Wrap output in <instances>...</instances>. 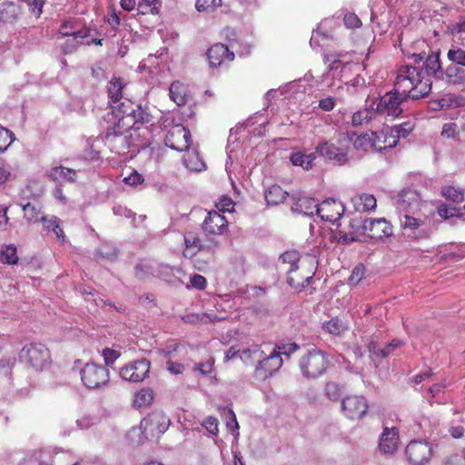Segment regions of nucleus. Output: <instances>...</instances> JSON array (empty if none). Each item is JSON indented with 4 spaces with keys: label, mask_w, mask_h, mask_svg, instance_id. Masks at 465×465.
I'll return each instance as SVG.
<instances>
[{
    "label": "nucleus",
    "mask_w": 465,
    "mask_h": 465,
    "mask_svg": "<svg viewBox=\"0 0 465 465\" xmlns=\"http://www.w3.org/2000/svg\"><path fill=\"white\" fill-rule=\"evenodd\" d=\"M344 24L349 28H358L361 25V21L357 15L348 13L343 17Z\"/></svg>",
    "instance_id": "680f3d73"
},
{
    "label": "nucleus",
    "mask_w": 465,
    "mask_h": 465,
    "mask_svg": "<svg viewBox=\"0 0 465 465\" xmlns=\"http://www.w3.org/2000/svg\"><path fill=\"white\" fill-rule=\"evenodd\" d=\"M14 141V133L5 127H0V153L5 152Z\"/></svg>",
    "instance_id": "3c124183"
},
{
    "label": "nucleus",
    "mask_w": 465,
    "mask_h": 465,
    "mask_svg": "<svg viewBox=\"0 0 465 465\" xmlns=\"http://www.w3.org/2000/svg\"><path fill=\"white\" fill-rule=\"evenodd\" d=\"M207 58L210 67L217 68L226 62H232L234 59V54L226 45L215 44L208 49Z\"/></svg>",
    "instance_id": "aec40b11"
},
{
    "label": "nucleus",
    "mask_w": 465,
    "mask_h": 465,
    "mask_svg": "<svg viewBox=\"0 0 465 465\" xmlns=\"http://www.w3.org/2000/svg\"><path fill=\"white\" fill-rule=\"evenodd\" d=\"M102 355L104 360V366H110L121 356V352L111 348H104L102 351Z\"/></svg>",
    "instance_id": "13d9d810"
},
{
    "label": "nucleus",
    "mask_w": 465,
    "mask_h": 465,
    "mask_svg": "<svg viewBox=\"0 0 465 465\" xmlns=\"http://www.w3.org/2000/svg\"><path fill=\"white\" fill-rule=\"evenodd\" d=\"M442 195L453 203H461L464 199L463 193L453 186H447L442 189Z\"/></svg>",
    "instance_id": "864d4df0"
},
{
    "label": "nucleus",
    "mask_w": 465,
    "mask_h": 465,
    "mask_svg": "<svg viewBox=\"0 0 465 465\" xmlns=\"http://www.w3.org/2000/svg\"><path fill=\"white\" fill-rule=\"evenodd\" d=\"M327 397L331 401H337L341 395V387L333 381H330L325 386Z\"/></svg>",
    "instance_id": "4d7b16f0"
},
{
    "label": "nucleus",
    "mask_w": 465,
    "mask_h": 465,
    "mask_svg": "<svg viewBox=\"0 0 465 465\" xmlns=\"http://www.w3.org/2000/svg\"><path fill=\"white\" fill-rule=\"evenodd\" d=\"M164 143L174 151L183 152L190 148L191 133L182 124L173 125L168 130Z\"/></svg>",
    "instance_id": "f8f14e48"
},
{
    "label": "nucleus",
    "mask_w": 465,
    "mask_h": 465,
    "mask_svg": "<svg viewBox=\"0 0 465 465\" xmlns=\"http://www.w3.org/2000/svg\"><path fill=\"white\" fill-rule=\"evenodd\" d=\"M386 127L382 128L380 132H371V151L381 152L385 150L387 143Z\"/></svg>",
    "instance_id": "37998d69"
},
{
    "label": "nucleus",
    "mask_w": 465,
    "mask_h": 465,
    "mask_svg": "<svg viewBox=\"0 0 465 465\" xmlns=\"http://www.w3.org/2000/svg\"><path fill=\"white\" fill-rule=\"evenodd\" d=\"M369 408L368 401L361 395H350L341 401L343 415L351 420H361L366 414Z\"/></svg>",
    "instance_id": "4468645a"
},
{
    "label": "nucleus",
    "mask_w": 465,
    "mask_h": 465,
    "mask_svg": "<svg viewBox=\"0 0 465 465\" xmlns=\"http://www.w3.org/2000/svg\"><path fill=\"white\" fill-rule=\"evenodd\" d=\"M264 356V351L261 349L260 346L254 345L252 348H248L245 350H242L241 352V360L245 364H254V363H260L261 359Z\"/></svg>",
    "instance_id": "72a5a7b5"
},
{
    "label": "nucleus",
    "mask_w": 465,
    "mask_h": 465,
    "mask_svg": "<svg viewBox=\"0 0 465 465\" xmlns=\"http://www.w3.org/2000/svg\"><path fill=\"white\" fill-rule=\"evenodd\" d=\"M328 363L326 354L314 348L301 358L299 366L305 378H316L325 372Z\"/></svg>",
    "instance_id": "0eeeda50"
},
{
    "label": "nucleus",
    "mask_w": 465,
    "mask_h": 465,
    "mask_svg": "<svg viewBox=\"0 0 465 465\" xmlns=\"http://www.w3.org/2000/svg\"><path fill=\"white\" fill-rule=\"evenodd\" d=\"M221 5L222 0H196L195 8L199 12H213Z\"/></svg>",
    "instance_id": "603ef678"
},
{
    "label": "nucleus",
    "mask_w": 465,
    "mask_h": 465,
    "mask_svg": "<svg viewBox=\"0 0 465 465\" xmlns=\"http://www.w3.org/2000/svg\"><path fill=\"white\" fill-rule=\"evenodd\" d=\"M389 128L395 134V137L400 140V138L407 137L413 130L414 125L410 122H405Z\"/></svg>",
    "instance_id": "de8ad7c7"
},
{
    "label": "nucleus",
    "mask_w": 465,
    "mask_h": 465,
    "mask_svg": "<svg viewBox=\"0 0 465 465\" xmlns=\"http://www.w3.org/2000/svg\"><path fill=\"white\" fill-rule=\"evenodd\" d=\"M447 58L452 64L460 67H465V50L459 46H452L447 53Z\"/></svg>",
    "instance_id": "a18cd8bd"
},
{
    "label": "nucleus",
    "mask_w": 465,
    "mask_h": 465,
    "mask_svg": "<svg viewBox=\"0 0 465 465\" xmlns=\"http://www.w3.org/2000/svg\"><path fill=\"white\" fill-rule=\"evenodd\" d=\"M431 85L430 78L423 76L415 66L404 64L396 71L394 87L411 99L427 96L430 93Z\"/></svg>",
    "instance_id": "f03ea898"
},
{
    "label": "nucleus",
    "mask_w": 465,
    "mask_h": 465,
    "mask_svg": "<svg viewBox=\"0 0 465 465\" xmlns=\"http://www.w3.org/2000/svg\"><path fill=\"white\" fill-rule=\"evenodd\" d=\"M203 426L212 434L216 435L218 433V420L214 417L206 418Z\"/></svg>",
    "instance_id": "69168bd1"
},
{
    "label": "nucleus",
    "mask_w": 465,
    "mask_h": 465,
    "mask_svg": "<svg viewBox=\"0 0 465 465\" xmlns=\"http://www.w3.org/2000/svg\"><path fill=\"white\" fill-rule=\"evenodd\" d=\"M81 381L89 390H99L109 383L110 371L106 366L87 362L80 371Z\"/></svg>",
    "instance_id": "423d86ee"
},
{
    "label": "nucleus",
    "mask_w": 465,
    "mask_h": 465,
    "mask_svg": "<svg viewBox=\"0 0 465 465\" xmlns=\"http://www.w3.org/2000/svg\"><path fill=\"white\" fill-rule=\"evenodd\" d=\"M48 178L59 184L74 183L76 179V171L63 165L52 167L48 171Z\"/></svg>",
    "instance_id": "b1692460"
},
{
    "label": "nucleus",
    "mask_w": 465,
    "mask_h": 465,
    "mask_svg": "<svg viewBox=\"0 0 465 465\" xmlns=\"http://www.w3.org/2000/svg\"><path fill=\"white\" fill-rule=\"evenodd\" d=\"M14 179L15 175L11 172V166L5 161L0 160V185H5Z\"/></svg>",
    "instance_id": "5fc2aeb1"
},
{
    "label": "nucleus",
    "mask_w": 465,
    "mask_h": 465,
    "mask_svg": "<svg viewBox=\"0 0 465 465\" xmlns=\"http://www.w3.org/2000/svg\"><path fill=\"white\" fill-rule=\"evenodd\" d=\"M124 84L121 78L114 77L108 84V95L113 103L119 102L123 97Z\"/></svg>",
    "instance_id": "ea45409f"
},
{
    "label": "nucleus",
    "mask_w": 465,
    "mask_h": 465,
    "mask_svg": "<svg viewBox=\"0 0 465 465\" xmlns=\"http://www.w3.org/2000/svg\"><path fill=\"white\" fill-rule=\"evenodd\" d=\"M316 153L328 160L343 164L348 161L347 153L329 142H322L316 147Z\"/></svg>",
    "instance_id": "412c9836"
},
{
    "label": "nucleus",
    "mask_w": 465,
    "mask_h": 465,
    "mask_svg": "<svg viewBox=\"0 0 465 465\" xmlns=\"http://www.w3.org/2000/svg\"><path fill=\"white\" fill-rule=\"evenodd\" d=\"M400 213V223L401 227L404 231L415 233L420 227H422L427 220L426 215L422 212H419L418 214L399 213Z\"/></svg>",
    "instance_id": "4be33fe9"
},
{
    "label": "nucleus",
    "mask_w": 465,
    "mask_h": 465,
    "mask_svg": "<svg viewBox=\"0 0 465 465\" xmlns=\"http://www.w3.org/2000/svg\"><path fill=\"white\" fill-rule=\"evenodd\" d=\"M0 260L3 263L15 264L18 262L17 250L15 245L5 246L0 252Z\"/></svg>",
    "instance_id": "49530a36"
},
{
    "label": "nucleus",
    "mask_w": 465,
    "mask_h": 465,
    "mask_svg": "<svg viewBox=\"0 0 465 465\" xmlns=\"http://www.w3.org/2000/svg\"><path fill=\"white\" fill-rule=\"evenodd\" d=\"M287 195V192H285L280 185L273 184L266 191L265 200L268 204L277 205L283 203Z\"/></svg>",
    "instance_id": "2f4dec72"
},
{
    "label": "nucleus",
    "mask_w": 465,
    "mask_h": 465,
    "mask_svg": "<svg viewBox=\"0 0 465 465\" xmlns=\"http://www.w3.org/2000/svg\"><path fill=\"white\" fill-rule=\"evenodd\" d=\"M405 455L411 465H427L432 457L430 444L424 440H411L405 448Z\"/></svg>",
    "instance_id": "9b49d317"
},
{
    "label": "nucleus",
    "mask_w": 465,
    "mask_h": 465,
    "mask_svg": "<svg viewBox=\"0 0 465 465\" xmlns=\"http://www.w3.org/2000/svg\"><path fill=\"white\" fill-rule=\"evenodd\" d=\"M153 401V392L150 388H143L134 395V405L135 407H147L151 405Z\"/></svg>",
    "instance_id": "79ce46f5"
},
{
    "label": "nucleus",
    "mask_w": 465,
    "mask_h": 465,
    "mask_svg": "<svg viewBox=\"0 0 465 465\" xmlns=\"http://www.w3.org/2000/svg\"><path fill=\"white\" fill-rule=\"evenodd\" d=\"M344 212L342 203L334 199H328L318 203L317 214L322 220L335 223L340 220Z\"/></svg>",
    "instance_id": "f3484780"
},
{
    "label": "nucleus",
    "mask_w": 465,
    "mask_h": 465,
    "mask_svg": "<svg viewBox=\"0 0 465 465\" xmlns=\"http://www.w3.org/2000/svg\"><path fill=\"white\" fill-rule=\"evenodd\" d=\"M401 346V342L399 340H393L388 343L384 348L379 349L374 341H371L368 345L369 351L371 357L385 358L390 355L395 348Z\"/></svg>",
    "instance_id": "f704fd0d"
},
{
    "label": "nucleus",
    "mask_w": 465,
    "mask_h": 465,
    "mask_svg": "<svg viewBox=\"0 0 465 465\" xmlns=\"http://www.w3.org/2000/svg\"><path fill=\"white\" fill-rule=\"evenodd\" d=\"M366 268L362 263L357 264L351 272L349 278V283L351 285H357L365 275Z\"/></svg>",
    "instance_id": "6e6d98bb"
},
{
    "label": "nucleus",
    "mask_w": 465,
    "mask_h": 465,
    "mask_svg": "<svg viewBox=\"0 0 465 465\" xmlns=\"http://www.w3.org/2000/svg\"><path fill=\"white\" fill-rule=\"evenodd\" d=\"M183 348L184 347L179 343L170 345L166 348L164 352L165 356L168 357L166 361V368L173 374H182L184 371V366L182 363L173 360L174 357V352Z\"/></svg>",
    "instance_id": "bb28decb"
},
{
    "label": "nucleus",
    "mask_w": 465,
    "mask_h": 465,
    "mask_svg": "<svg viewBox=\"0 0 465 465\" xmlns=\"http://www.w3.org/2000/svg\"><path fill=\"white\" fill-rule=\"evenodd\" d=\"M290 160L293 165L301 166L305 170L312 167L315 156L313 153L305 154L301 152L292 153Z\"/></svg>",
    "instance_id": "4c0bfd02"
},
{
    "label": "nucleus",
    "mask_w": 465,
    "mask_h": 465,
    "mask_svg": "<svg viewBox=\"0 0 465 465\" xmlns=\"http://www.w3.org/2000/svg\"><path fill=\"white\" fill-rule=\"evenodd\" d=\"M280 260L286 265L287 282L295 289L302 290L312 279L316 271V260L312 255H300L296 251H286Z\"/></svg>",
    "instance_id": "f257e3e1"
},
{
    "label": "nucleus",
    "mask_w": 465,
    "mask_h": 465,
    "mask_svg": "<svg viewBox=\"0 0 465 465\" xmlns=\"http://www.w3.org/2000/svg\"><path fill=\"white\" fill-rule=\"evenodd\" d=\"M214 365V359L213 357H209L205 361L197 363L193 370L195 371H199L201 374H209L213 371Z\"/></svg>",
    "instance_id": "bf43d9fd"
},
{
    "label": "nucleus",
    "mask_w": 465,
    "mask_h": 465,
    "mask_svg": "<svg viewBox=\"0 0 465 465\" xmlns=\"http://www.w3.org/2000/svg\"><path fill=\"white\" fill-rule=\"evenodd\" d=\"M202 230L207 236H222L229 231V222L217 211L208 212L202 223Z\"/></svg>",
    "instance_id": "2eb2a0df"
},
{
    "label": "nucleus",
    "mask_w": 465,
    "mask_h": 465,
    "mask_svg": "<svg viewBox=\"0 0 465 465\" xmlns=\"http://www.w3.org/2000/svg\"><path fill=\"white\" fill-rule=\"evenodd\" d=\"M400 435L397 427H384L379 440V450L382 454H393L399 448Z\"/></svg>",
    "instance_id": "6ab92c4d"
},
{
    "label": "nucleus",
    "mask_w": 465,
    "mask_h": 465,
    "mask_svg": "<svg viewBox=\"0 0 465 465\" xmlns=\"http://www.w3.org/2000/svg\"><path fill=\"white\" fill-rule=\"evenodd\" d=\"M169 95L178 106H183L188 102V94L186 86L179 82H173L169 88Z\"/></svg>",
    "instance_id": "cd10ccee"
},
{
    "label": "nucleus",
    "mask_w": 465,
    "mask_h": 465,
    "mask_svg": "<svg viewBox=\"0 0 465 465\" xmlns=\"http://www.w3.org/2000/svg\"><path fill=\"white\" fill-rule=\"evenodd\" d=\"M162 0H139L137 4L138 15H158Z\"/></svg>",
    "instance_id": "c9c22d12"
},
{
    "label": "nucleus",
    "mask_w": 465,
    "mask_h": 465,
    "mask_svg": "<svg viewBox=\"0 0 465 465\" xmlns=\"http://www.w3.org/2000/svg\"><path fill=\"white\" fill-rule=\"evenodd\" d=\"M335 99L331 96L322 98L319 101V107L325 112L331 111L335 107Z\"/></svg>",
    "instance_id": "774afa93"
},
{
    "label": "nucleus",
    "mask_w": 465,
    "mask_h": 465,
    "mask_svg": "<svg viewBox=\"0 0 465 465\" xmlns=\"http://www.w3.org/2000/svg\"><path fill=\"white\" fill-rule=\"evenodd\" d=\"M20 14V7L13 2H5L2 4L0 15L8 22L15 21Z\"/></svg>",
    "instance_id": "a19ab883"
},
{
    "label": "nucleus",
    "mask_w": 465,
    "mask_h": 465,
    "mask_svg": "<svg viewBox=\"0 0 465 465\" xmlns=\"http://www.w3.org/2000/svg\"><path fill=\"white\" fill-rule=\"evenodd\" d=\"M113 119L115 120L112 126L107 128L105 134V141L111 146V151H117L120 148L125 149L128 147V141L126 133L132 129L138 130L139 126L135 127H127L123 126L120 117L113 116Z\"/></svg>",
    "instance_id": "9d476101"
},
{
    "label": "nucleus",
    "mask_w": 465,
    "mask_h": 465,
    "mask_svg": "<svg viewBox=\"0 0 465 465\" xmlns=\"http://www.w3.org/2000/svg\"><path fill=\"white\" fill-rule=\"evenodd\" d=\"M353 231L349 233H339V242L349 243L356 242L361 236H368L371 239H382L392 234V225L384 218H370L362 222L354 221L351 223Z\"/></svg>",
    "instance_id": "7ed1b4c3"
},
{
    "label": "nucleus",
    "mask_w": 465,
    "mask_h": 465,
    "mask_svg": "<svg viewBox=\"0 0 465 465\" xmlns=\"http://www.w3.org/2000/svg\"><path fill=\"white\" fill-rule=\"evenodd\" d=\"M353 146L357 150H362L364 152L371 151V134H361L358 135L353 142Z\"/></svg>",
    "instance_id": "8fccbe9b"
},
{
    "label": "nucleus",
    "mask_w": 465,
    "mask_h": 465,
    "mask_svg": "<svg viewBox=\"0 0 465 465\" xmlns=\"http://www.w3.org/2000/svg\"><path fill=\"white\" fill-rule=\"evenodd\" d=\"M426 205V202L421 199L420 194L413 189H403L398 195L397 210L399 213H407L418 214L422 212V207Z\"/></svg>",
    "instance_id": "1a4fd4ad"
},
{
    "label": "nucleus",
    "mask_w": 465,
    "mask_h": 465,
    "mask_svg": "<svg viewBox=\"0 0 465 465\" xmlns=\"http://www.w3.org/2000/svg\"><path fill=\"white\" fill-rule=\"evenodd\" d=\"M441 465H465V461L458 453H453L446 456L442 460Z\"/></svg>",
    "instance_id": "338daca9"
},
{
    "label": "nucleus",
    "mask_w": 465,
    "mask_h": 465,
    "mask_svg": "<svg viewBox=\"0 0 465 465\" xmlns=\"http://www.w3.org/2000/svg\"><path fill=\"white\" fill-rule=\"evenodd\" d=\"M151 363L146 359L133 361L119 371V375L124 381L131 382L143 381L149 373Z\"/></svg>",
    "instance_id": "dca6fc26"
},
{
    "label": "nucleus",
    "mask_w": 465,
    "mask_h": 465,
    "mask_svg": "<svg viewBox=\"0 0 465 465\" xmlns=\"http://www.w3.org/2000/svg\"><path fill=\"white\" fill-rule=\"evenodd\" d=\"M183 157L186 168L192 171L200 172L205 168V163L195 150L187 149Z\"/></svg>",
    "instance_id": "c85d7f7f"
},
{
    "label": "nucleus",
    "mask_w": 465,
    "mask_h": 465,
    "mask_svg": "<svg viewBox=\"0 0 465 465\" xmlns=\"http://www.w3.org/2000/svg\"><path fill=\"white\" fill-rule=\"evenodd\" d=\"M204 317H207L206 315L203 313H189L182 317V320L185 323H191V324H201L205 323L204 322Z\"/></svg>",
    "instance_id": "0e129e2a"
},
{
    "label": "nucleus",
    "mask_w": 465,
    "mask_h": 465,
    "mask_svg": "<svg viewBox=\"0 0 465 465\" xmlns=\"http://www.w3.org/2000/svg\"><path fill=\"white\" fill-rule=\"evenodd\" d=\"M408 98L410 97L403 95L401 92L397 91L394 87L380 98L376 104V112L384 117L395 119L402 114L401 104Z\"/></svg>",
    "instance_id": "6e6552de"
},
{
    "label": "nucleus",
    "mask_w": 465,
    "mask_h": 465,
    "mask_svg": "<svg viewBox=\"0 0 465 465\" xmlns=\"http://www.w3.org/2000/svg\"><path fill=\"white\" fill-rule=\"evenodd\" d=\"M282 365V356H280V353H278L276 348H274L269 355H266L264 352V356L261 359L259 365L256 366V371L263 379H266L278 371Z\"/></svg>",
    "instance_id": "a211bd4d"
},
{
    "label": "nucleus",
    "mask_w": 465,
    "mask_h": 465,
    "mask_svg": "<svg viewBox=\"0 0 465 465\" xmlns=\"http://www.w3.org/2000/svg\"><path fill=\"white\" fill-rule=\"evenodd\" d=\"M424 68L428 75L433 74L436 77L440 78L443 70L441 69L439 52H432L427 56L424 62Z\"/></svg>",
    "instance_id": "c756f323"
},
{
    "label": "nucleus",
    "mask_w": 465,
    "mask_h": 465,
    "mask_svg": "<svg viewBox=\"0 0 465 465\" xmlns=\"http://www.w3.org/2000/svg\"><path fill=\"white\" fill-rule=\"evenodd\" d=\"M124 182L134 187L143 183V177L137 171H133L128 176L124 178Z\"/></svg>",
    "instance_id": "e2e57ef3"
},
{
    "label": "nucleus",
    "mask_w": 465,
    "mask_h": 465,
    "mask_svg": "<svg viewBox=\"0 0 465 465\" xmlns=\"http://www.w3.org/2000/svg\"><path fill=\"white\" fill-rule=\"evenodd\" d=\"M356 209L361 212L374 210L377 205V200L373 194L362 193L355 196L352 200Z\"/></svg>",
    "instance_id": "7c9ffc66"
},
{
    "label": "nucleus",
    "mask_w": 465,
    "mask_h": 465,
    "mask_svg": "<svg viewBox=\"0 0 465 465\" xmlns=\"http://www.w3.org/2000/svg\"><path fill=\"white\" fill-rule=\"evenodd\" d=\"M318 203L313 198L302 196L299 197L295 203V209L305 215H313L317 213Z\"/></svg>",
    "instance_id": "473e14b6"
},
{
    "label": "nucleus",
    "mask_w": 465,
    "mask_h": 465,
    "mask_svg": "<svg viewBox=\"0 0 465 465\" xmlns=\"http://www.w3.org/2000/svg\"><path fill=\"white\" fill-rule=\"evenodd\" d=\"M170 419L163 411H153L141 421L143 433L151 437L163 434L169 428Z\"/></svg>",
    "instance_id": "ddd939ff"
},
{
    "label": "nucleus",
    "mask_w": 465,
    "mask_h": 465,
    "mask_svg": "<svg viewBox=\"0 0 465 465\" xmlns=\"http://www.w3.org/2000/svg\"><path fill=\"white\" fill-rule=\"evenodd\" d=\"M74 23L71 21H63L58 34L62 36H73L74 39H84L88 34L86 31H74Z\"/></svg>",
    "instance_id": "c03bdc74"
},
{
    "label": "nucleus",
    "mask_w": 465,
    "mask_h": 465,
    "mask_svg": "<svg viewBox=\"0 0 465 465\" xmlns=\"http://www.w3.org/2000/svg\"><path fill=\"white\" fill-rule=\"evenodd\" d=\"M348 329L347 324L341 319L335 317L322 323V330L329 334L341 335Z\"/></svg>",
    "instance_id": "e433bc0d"
},
{
    "label": "nucleus",
    "mask_w": 465,
    "mask_h": 465,
    "mask_svg": "<svg viewBox=\"0 0 465 465\" xmlns=\"http://www.w3.org/2000/svg\"><path fill=\"white\" fill-rule=\"evenodd\" d=\"M184 248L183 254L185 258L192 259L198 252L205 249L202 240L196 232H187L183 235Z\"/></svg>",
    "instance_id": "5701e85b"
},
{
    "label": "nucleus",
    "mask_w": 465,
    "mask_h": 465,
    "mask_svg": "<svg viewBox=\"0 0 465 465\" xmlns=\"http://www.w3.org/2000/svg\"><path fill=\"white\" fill-rule=\"evenodd\" d=\"M23 211L25 218L28 223H38L42 222V218L45 215H42L41 207L38 204L28 203L23 205Z\"/></svg>",
    "instance_id": "58836bf2"
},
{
    "label": "nucleus",
    "mask_w": 465,
    "mask_h": 465,
    "mask_svg": "<svg viewBox=\"0 0 465 465\" xmlns=\"http://www.w3.org/2000/svg\"><path fill=\"white\" fill-rule=\"evenodd\" d=\"M216 207L218 209L217 212L221 213H231L233 211L234 203L232 200L228 196H223L219 200V202L216 203Z\"/></svg>",
    "instance_id": "052dcab7"
},
{
    "label": "nucleus",
    "mask_w": 465,
    "mask_h": 465,
    "mask_svg": "<svg viewBox=\"0 0 465 465\" xmlns=\"http://www.w3.org/2000/svg\"><path fill=\"white\" fill-rule=\"evenodd\" d=\"M372 118V113L369 109L356 111L351 116V124L353 126L362 125Z\"/></svg>",
    "instance_id": "09e8293b"
},
{
    "label": "nucleus",
    "mask_w": 465,
    "mask_h": 465,
    "mask_svg": "<svg viewBox=\"0 0 465 465\" xmlns=\"http://www.w3.org/2000/svg\"><path fill=\"white\" fill-rule=\"evenodd\" d=\"M44 229L47 232H54L57 239L62 242L65 240V233L62 228L63 222L56 216H45L42 218Z\"/></svg>",
    "instance_id": "a878e982"
},
{
    "label": "nucleus",
    "mask_w": 465,
    "mask_h": 465,
    "mask_svg": "<svg viewBox=\"0 0 465 465\" xmlns=\"http://www.w3.org/2000/svg\"><path fill=\"white\" fill-rule=\"evenodd\" d=\"M113 116L120 117L122 125L127 127L139 126L149 122L150 115L138 104L129 99H124L120 104L114 106Z\"/></svg>",
    "instance_id": "39448f33"
},
{
    "label": "nucleus",
    "mask_w": 465,
    "mask_h": 465,
    "mask_svg": "<svg viewBox=\"0 0 465 465\" xmlns=\"http://www.w3.org/2000/svg\"><path fill=\"white\" fill-rule=\"evenodd\" d=\"M440 78L449 84L463 87L465 86V69L455 64H450L442 72Z\"/></svg>",
    "instance_id": "393cba45"
},
{
    "label": "nucleus",
    "mask_w": 465,
    "mask_h": 465,
    "mask_svg": "<svg viewBox=\"0 0 465 465\" xmlns=\"http://www.w3.org/2000/svg\"><path fill=\"white\" fill-rule=\"evenodd\" d=\"M19 361L27 370L36 373L48 370L53 363L49 348L41 342L25 344L19 352Z\"/></svg>",
    "instance_id": "20e7f679"
}]
</instances>
